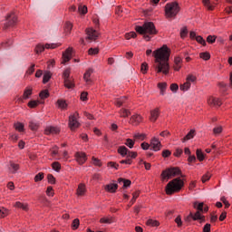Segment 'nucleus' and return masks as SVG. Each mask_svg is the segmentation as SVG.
Returning a JSON list of instances; mask_svg holds the SVG:
<instances>
[{"mask_svg":"<svg viewBox=\"0 0 232 232\" xmlns=\"http://www.w3.org/2000/svg\"><path fill=\"white\" fill-rule=\"evenodd\" d=\"M171 55V49L167 44H163L160 48L153 52L155 59L154 70L156 73H163L168 75L169 73V57Z\"/></svg>","mask_w":232,"mask_h":232,"instance_id":"obj_1","label":"nucleus"},{"mask_svg":"<svg viewBox=\"0 0 232 232\" xmlns=\"http://www.w3.org/2000/svg\"><path fill=\"white\" fill-rule=\"evenodd\" d=\"M184 186V180L180 178H176L170 180L165 187L166 195H175V193H180Z\"/></svg>","mask_w":232,"mask_h":232,"instance_id":"obj_2","label":"nucleus"},{"mask_svg":"<svg viewBox=\"0 0 232 232\" xmlns=\"http://www.w3.org/2000/svg\"><path fill=\"white\" fill-rule=\"evenodd\" d=\"M135 31L140 35L144 34H149V35H157L159 31L155 28V24L153 22H145L142 26L136 25Z\"/></svg>","mask_w":232,"mask_h":232,"instance_id":"obj_3","label":"nucleus"},{"mask_svg":"<svg viewBox=\"0 0 232 232\" xmlns=\"http://www.w3.org/2000/svg\"><path fill=\"white\" fill-rule=\"evenodd\" d=\"M179 12H180V5L177 2H169L165 5V17L167 19L177 17Z\"/></svg>","mask_w":232,"mask_h":232,"instance_id":"obj_4","label":"nucleus"},{"mask_svg":"<svg viewBox=\"0 0 232 232\" xmlns=\"http://www.w3.org/2000/svg\"><path fill=\"white\" fill-rule=\"evenodd\" d=\"M179 175H182V171L179 167H173L163 170L160 177L161 180H169V179H174V177H179Z\"/></svg>","mask_w":232,"mask_h":232,"instance_id":"obj_5","label":"nucleus"},{"mask_svg":"<svg viewBox=\"0 0 232 232\" xmlns=\"http://www.w3.org/2000/svg\"><path fill=\"white\" fill-rule=\"evenodd\" d=\"M17 14L14 12H10L5 15V23L4 24L3 30H8V28H14L17 24Z\"/></svg>","mask_w":232,"mask_h":232,"instance_id":"obj_6","label":"nucleus"},{"mask_svg":"<svg viewBox=\"0 0 232 232\" xmlns=\"http://www.w3.org/2000/svg\"><path fill=\"white\" fill-rule=\"evenodd\" d=\"M32 95H34V87L27 86V87L24 88L23 95L22 96H16L14 98V101L18 104H23V102H24V101H28V99H31Z\"/></svg>","mask_w":232,"mask_h":232,"instance_id":"obj_7","label":"nucleus"},{"mask_svg":"<svg viewBox=\"0 0 232 232\" xmlns=\"http://www.w3.org/2000/svg\"><path fill=\"white\" fill-rule=\"evenodd\" d=\"M81 123L79 122V112H74L69 116V128L72 131L80 128Z\"/></svg>","mask_w":232,"mask_h":232,"instance_id":"obj_8","label":"nucleus"},{"mask_svg":"<svg viewBox=\"0 0 232 232\" xmlns=\"http://www.w3.org/2000/svg\"><path fill=\"white\" fill-rule=\"evenodd\" d=\"M44 48H46V50H55V48H59V44H46L44 46L42 44H38L36 45L34 52L35 53H43V52H44Z\"/></svg>","mask_w":232,"mask_h":232,"instance_id":"obj_9","label":"nucleus"},{"mask_svg":"<svg viewBox=\"0 0 232 232\" xmlns=\"http://www.w3.org/2000/svg\"><path fill=\"white\" fill-rule=\"evenodd\" d=\"M85 33L87 35L85 39L88 41H97L99 39V32L92 27L85 29Z\"/></svg>","mask_w":232,"mask_h":232,"instance_id":"obj_10","label":"nucleus"},{"mask_svg":"<svg viewBox=\"0 0 232 232\" xmlns=\"http://www.w3.org/2000/svg\"><path fill=\"white\" fill-rule=\"evenodd\" d=\"M208 104L210 108H220L222 106V100L214 96H209L208 98Z\"/></svg>","mask_w":232,"mask_h":232,"instance_id":"obj_11","label":"nucleus"},{"mask_svg":"<svg viewBox=\"0 0 232 232\" xmlns=\"http://www.w3.org/2000/svg\"><path fill=\"white\" fill-rule=\"evenodd\" d=\"M73 52V47H68L63 53L62 56V64H64L65 63H69V61H72V53Z\"/></svg>","mask_w":232,"mask_h":232,"instance_id":"obj_12","label":"nucleus"},{"mask_svg":"<svg viewBox=\"0 0 232 232\" xmlns=\"http://www.w3.org/2000/svg\"><path fill=\"white\" fill-rule=\"evenodd\" d=\"M74 158H75L76 162H78V164H80V166H82V164H84V162H86V160H88L86 154L82 151L75 152Z\"/></svg>","mask_w":232,"mask_h":232,"instance_id":"obj_13","label":"nucleus"},{"mask_svg":"<svg viewBox=\"0 0 232 232\" xmlns=\"http://www.w3.org/2000/svg\"><path fill=\"white\" fill-rule=\"evenodd\" d=\"M159 117H160V108L156 107L155 109L150 110L149 118L150 122H157Z\"/></svg>","mask_w":232,"mask_h":232,"instance_id":"obj_14","label":"nucleus"},{"mask_svg":"<svg viewBox=\"0 0 232 232\" xmlns=\"http://www.w3.org/2000/svg\"><path fill=\"white\" fill-rule=\"evenodd\" d=\"M93 73V69L89 68L83 74V80L87 86H93V80H92V74Z\"/></svg>","mask_w":232,"mask_h":232,"instance_id":"obj_15","label":"nucleus"},{"mask_svg":"<svg viewBox=\"0 0 232 232\" xmlns=\"http://www.w3.org/2000/svg\"><path fill=\"white\" fill-rule=\"evenodd\" d=\"M190 217H192V220L199 221V224L206 222V216L202 215L200 211H196L194 214L190 212Z\"/></svg>","mask_w":232,"mask_h":232,"instance_id":"obj_16","label":"nucleus"},{"mask_svg":"<svg viewBox=\"0 0 232 232\" xmlns=\"http://www.w3.org/2000/svg\"><path fill=\"white\" fill-rule=\"evenodd\" d=\"M150 146L153 151H160V149L162 148V143H160V140H159V138L153 137L150 140Z\"/></svg>","mask_w":232,"mask_h":232,"instance_id":"obj_17","label":"nucleus"},{"mask_svg":"<svg viewBox=\"0 0 232 232\" xmlns=\"http://www.w3.org/2000/svg\"><path fill=\"white\" fill-rule=\"evenodd\" d=\"M144 119L140 114H133L130 119V124L132 126H139Z\"/></svg>","mask_w":232,"mask_h":232,"instance_id":"obj_18","label":"nucleus"},{"mask_svg":"<svg viewBox=\"0 0 232 232\" xmlns=\"http://www.w3.org/2000/svg\"><path fill=\"white\" fill-rule=\"evenodd\" d=\"M58 133H61L59 127L48 126L44 130V135H58Z\"/></svg>","mask_w":232,"mask_h":232,"instance_id":"obj_19","label":"nucleus"},{"mask_svg":"<svg viewBox=\"0 0 232 232\" xmlns=\"http://www.w3.org/2000/svg\"><path fill=\"white\" fill-rule=\"evenodd\" d=\"M105 191L107 193H117V189H119V185L117 183L107 184L104 187Z\"/></svg>","mask_w":232,"mask_h":232,"instance_id":"obj_20","label":"nucleus"},{"mask_svg":"<svg viewBox=\"0 0 232 232\" xmlns=\"http://www.w3.org/2000/svg\"><path fill=\"white\" fill-rule=\"evenodd\" d=\"M77 197H84L86 195V185L84 183H80L76 189Z\"/></svg>","mask_w":232,"mask_h":232,"instance_id":"obj_21","label":"nucleus"},{"mask_svg":"<svg viewBox=\"0 0 232 232\" xmlns=\"http://www.w3.org/2000/svg\"><path fill=\"white\" fill-rule=\"evenodd\" d=\"M38 200L44 208H52V201L46 198V196H39Z\"/></svg>","mask_w":232,"mask_h":232,"instance_id":"obj_22","label":"nucleus"},{"mask_svg":"<svg viewBox=\"0 0 232 232\" xmlns=\"http://www.w3.org/2000/svg\"><path fill=\"white\" fill-rule=\"evenodd\" d=\"M9 171L13 174L17 173L19 171L20 166L17 163H14V161H9Z\"/></svg>","mask_w":232,"mask_h":232,"instance_id":"obj_23","label":"nucleus"},{"mask_svg":"<svg viewBox=\"0 0 232 232\" xmlns=\"http://www.w3.org/2000/svg\"><path fill=\"white\" fill-rule=\"evenodd\" d=\"M202 3H203V6H205L207 10H215V7L217 6V3L215 2L203 1Z\"/></svg>","mask_w":232,"mask_h":232,"instance_id":"obj_24","label":"nucleus"},{"mask_svg":"<svg viewBox=\"0 0 232 232\" xmlns=\"http://www.w3.org/2000/svg\"><path fill=\"white\" fill-rule=\"evenodd\" d=\"M63 84L65 88L68 90H72V88H75V82H73L72 78H69L68 80H63Z\"/></svg>","mask_w":232,"mask_h":232,"instance_id":"obj_25","label":"nucleus"},{"mask_svg":"<svg viewBox=\"0 0 232 232\" xmlns=\"http://www.w3.org/2000/svg\"><path fill=\"white\" fill-rule=\"evenodd\" d=\"M56 106L60 110H66L68 108V103H66V100L59 99L56 102Z\"/></svg>","mask_w":232,"mask_h":232,"instance_id":"obj_26","label":"nucleus"},{"mask_svg":"<svg viewBox=\"0 0 232 232\" xmlns=\"http://www.w3.org/2000/svg\"><path fill=\"white\" fill-rule=\"evenodd\" d=\"M117 151L119 155H121V157H128V152L130 151V150H128L126 146H120Z\"/></svg>","mask_w":232,"mask_h":232,"instance_id":"obj_27","label":"nucleus"},{"mask_svg":"<svg viewBox=\"0 0 232 232\" xmlns=\"http://www.w3.org/2000/svg\"><path fill=\"white\" fill-rule=\"evenodd\" d=\"M194 209L199 211V213H204V202L198 203V201L193 203Z\"/></svg>","mask_w":232,"mask_h":232,"instance_id":"obj_28","label":"nucleus"},{"mask_svg":"<svg viewBox=\"0 0 232 232\" xmlns=\"http://www.w3.org/2000/svg\"><path fill=\"white\" fill-rule=\"evenodd\" d=\"M63 28L66 35H70V34H72V30L73 29V24L71 22H66Z\"/></svg>","mask_w":232,"mask_h":232,"instance_id":"obj_29","label":"nucleus"},{"mask_svg":"<svg viewBox=\"0 0 232 232\" xmlns=\"http://www.w3.org/2000/svg\"><path fill=\"white\" fill-rule=\"evenodd\" d=\"M146 226H150V227H159V226H160V222L156 219H148Z\"/></svg>","mask_w":232,"mask_h":232,"instance_id":"obj_30","label":"nucleus"},{"mask_svg":"<svg viewBox=\"0 0 232 232\" xmlns=\"http://www.w3.org/2000/svg\"><path fill=\"white\" fill-rule=\"evenodd\" d=\"M119 114L122 119H127L129 115H131V111L128 109L122 108L120 110Z\"/></svg>","mask_w":232,"mask_h":232,"instance_id":"obj_31","label":"nucleus"},{"mask_svg":"<svg viewBox=\"0 0 232 232\" xmlns=\"http://www.w3.org/2000/svg\"><path fill=\"white\" fill-rule=\"evenodd\" d=\"M52 72L50 71H46L44 73V77H43V84H46L47 82H50V79H52Z\"/></svg>","mask_w":232,"mask_h":232,"instance_id":"obj_32","label":"nucleus"},{"mask_svg":"<svg viewBox=\"0 0 232 232\" xmlns=\"http://www.w3.org/2000/svg\"><path fill=\"white\" fill-rule=\"evenodd\" d=\"M126 101H128V97H126V96L120 97V98L116 99L115 106H117L118 108H121V106H122V104H124V102H126Z\"/></svg>","mask_w":232,"mask_h":232,"instance_id":"obj_33","label":"nucleus"},{"mask_svg":"<svg viewBox=\"0 0 232 232\" xmlns=\"http://www.w3.org/2000/svg\"><path fill=\"white\" fill-rule=\"evenodd\" d=\"M41 104V102H39L38 100H31L28 103L27 106L28 108H30L31 110H34V108H37V106H39Z\"/></svg>","mask_w":232,"mask_h":232,"instance_id":"obj_34","label":"nucleus"},{"mask_svg":"<svg viewBox=\"0 0 232 232\" xmlns=\"http://www.w3.org/2000/svg\"><path fill=\"white\" fill-rule=\"evenodd\" d=\"M14 208H18L19 209H23L24 211H28V204L22 203L21 201L15 202Z\"/></svg>","mask_w":232,"mask_h":232,"instance_id":"obj_35","label":"nucleus"},{"mask_svg":"<svg viewBox=\"0 0 232 232\" xmlns=\"http://www.w3.org/2000/svg\"><path fill=\"white\" fill-rule=\"evenodd\" d=\"M10 214V210L8 208H5V207H0V218H5L8 217Z\"/></svg>","mask_w":232,"mask_h":232,"instance_id":"obj_36","label":"nucleus"},{"mask_svg":"<svg viewBox=\"0 0 232 232\" xmlns=\"http://www.w3.org/2000/svg\"><path fill=\"white\" fill-rule=\"evenodd\" d=\"M196 130L194 129L190 130L189 132L183 138V142H186V140H191L193 137H195Z\"/></svg>","mask_w":232,"mask_h":232,"instance_id":"obj_37","label":"nucleus"},{"mask_svg":"<svg viewBox=\"0 0 232 232\" xmlns=\"http://www.w3.org/2000/svg\"><path fill=\"white\" fill-rule=\"evenodd\" d=\"M158 88L160 91V95H164L166 93V88H168V83L166 82H159Z\"/></svg>","mask_w":232,"mask_h":232,"instance_id":"obj_38","label":"nucleus"},{"mask_svg":"<svg viewBox=\"0 0 232 232\" xmlns=\"http://www.w3.org/2000/svg\"><path fill=\"white\" fill-rule=\"evenodd\" d=\"M196 156H197L198 160H199V162H203L204 159H206L204 152H202V150H200V149H198L196 150Z\"/></svg>","mask_w":232,"mask_h":232,"instance_id":"obj_39","label":"nucleus"},{"mask_svg":"<svg viewBox=\"0 0 232 232\" xmlns=\"http://www.w3.org/2000/svg\"><path fill=\"white\" fill-rule=\"evenodd\" d=\"M190 88H191V82L188 81H186V82H184L179 86V90H181V92H188V90H189Z\"/></svg>","mask_w":232,"mask_h":232,"instance_id":"obj_40","label":"nucleus"},{"mask_svg":"<svg viewBox=\"0 0 232 232\" xmlns=\"http://www.w3.org/2000/svg\"><path fill=\"white\" fill-rule=\"evenodd\" d=\"M14 130H16V131H19L20 133L24 131V124H23L22 122L14 123Z\"/></svg>","mask_w":232,"mask_h":232,"instance_id":"obj_41","label":"nucleus"},{"mask_svg":"<svg viewBox=\"0 0 232 232\" xmlns=\"http://www.w3.org/2000/svg\"><path fill=\"white\" fill-rule=\"evenodd\" d=\"M39 97L40 99L44 101V99H48V97H50V92H48V90L41 91L39 93Z\"/></svg>","mask_w":232,"mask_h":232,"instance_id":"obj_42","label":"nucleus"},{"mask_svg":"<svg viewBox=\"0 0 232 232\" xmlns=\"http://www.w3.org/2000/svg\"><path fill=\"white\" fill-rule=\"evenodd\" d=\"M199 58L203 59V61H209L211 59V54L208 52L200 53Z\"/></svg>","mask_w":232,"mask_h":232,"instance_id":"obj_43","label":"nucleus"},{"mask_svg":"<svg viewBox=\"0 0 232 232\" xmlns=\"http://www.w3.org/2000/svg\"><path fill=\"white\" fill-rule=\"evenodd\" d=\"M71 73H72V70L70 68L65 69L63 73V81H67L68 79H71L70 78Z\"/></svg>","mask_w":232,"mask_h":232,"instance_id":"obj_44","label":"nucleus"},{"mask_svg":"<svg viewBox=\"0 0 232 232\" xmlns=\"http://www.w3.org/2000/svg\"><path fill=\"white\" fill-rule=\"evenodd\" d=\"M79 226H81V221L79 218L73 219L72 223V229L75 231L76 229H79Z\"/></svg>","mask_w":232,"mask_h":232,"instance_id":"obj_45","label":"nucleus"},{"mask_svg":"<svg viewBox=\"0 0 232 232\" xmlns=\"http://www.w3.org/2000/svg\"><path fill=\"white\" fill-rule=\"evenodd\" d=\"M118 182H123V188H130V186H131V180L130 179L120 178L118 179Z\"/></svg>","mask_w":232,"mask_h":232,"instance_id":"obj_46","label":"nucleus"},{"mask_svg":"<svg viewBox=\"0 0 232 232\" xmlns=\"http://www.w3.org/2000/svg\"><path fill=\"white\" fill-rule=\"evenodd\" d=\"M29 128L32 130V131H37L39 130V123L35 121H30Z\"/></svg>","mask_w":232,"mask_h":232,"instance_id":"obj_47","label":"nucleus"},{"mask_svg":"<svg viewBox=\"0 0 232 232\" xmlns=\"http://www.w3.org/2000/svg\"><path fill=\"white\" fill-rule=\"evenodd\" d=\"M52 168L54 171L59 173V171H61V163L59 161H54L52 163Z\"/></svg>","mask_w":232,"mask_h":232,"instance_id":"obj_48","label":"nucleus"},{"mask_svg":"<svg viewBox=\"0 0 232 232\" xmlns=\"http://www.w3.org/2000/svg\"><path fill=\"white\" fill-rule=\"evenodd\" d=\"M125 146H127L128 148H130V150H132V148L135 146V140L128 138L125 140Z\"/></svg>","mask_w":232,"mask_h":232,"instance_id":"obj_49","label":"nucleus"},{"mask_svg":"<svg viewBox=\"0 0 232 232\" xmlns=\"http://www.w3.org/2000/svg\"><path fill=\"white\" fill-rule=\"evenodd\" d=\"M124 37L127 41H130V39H135V37H137V33L135 32L126 33Z\"/></svg>","mask_w":232,"mask_h":232,"instance_id":"obj_50","label":"nucleus"},{"mask_svg":"<svg viewBox=\"0 0 232 232\" xmlns=\"http://www.w3.org/2000/svg\"><path fill=\"white\" fill-rule=\"evenodd\" d=\"M148 70H149L148 63L145 62L141 63L140 72L141 73H143V75H146V73H148Z\"/></svg>","mask_w":232,"mask_h":232,"instance_id":"obj_51","label":"nucleus"},{"mask_svg":"<svg viewBox=\"0 0 232 232\" xmlns=\"http://www.w3.org/2000/svg\"><path fill=\"white\" fill-rule=\"evenodd\" d=\"M92 160L93 166H97L98 168H101L102 166V161H101V160H99L98 158L92 156Z\"/></svg>","mask_w":232,"mask_h":232,"instance_id":"obj_52","label":"nucleus"},{"mask_svg":"<svg viewBox=\"0 0 232 232\" xmlns=\"http://www.w3.org/2000/svg\"><path fill=\"white\" fill-rule=\"evenodd\" d=\"M78 12L82 15H86V14H88V7L86 5H80L78 7Z\"/></svg>","mask_w":232,"mask_h":232,"instance_id":"obj_53","label":"nucleus"},{"mask_svg":"<svg viewBox=\"0 0 232 232\" xmlns=\"http://www.w3.org/2000/svg\"><path fill=\"white\" fill-rule=\"evenodd\" d=\"M52 157H56V155H59V147L54 145L50 150Z\"/></svg>","mask_w":232,"mask_h":232,"instance_id":"obj_54","label":"nucleus"},{"mask_svg":"<svg viewBox=\"0 0 232 232\" xmlns=\"http://www.w3.org/2000/svg\"><path fill=\"white\" fill-rule=\"evenodd\" d=\"M45 193L47 197H53V195H55V192L53 191V187L52 186L47 187Z\"/></svg>","mask_w":232,"mask_h":232,"instance_id":"obj_55","label":"nucleus"},{"mask_svg":"<svg viewBox=\"0 0 232 232\" xmlns=\"http://www.w3.org/2000/svg\"><path fill=\"white\" fill-rule=\"evenodd\" d=\"M180 37H181V39H186V37H188V27L187 26H184L180 30Z\"/></svg>","mask_w":232,"mask_h":232,"instance_id":"obj_56","label":"nucleus"},{"mask_svg":"<svg viewBox=\"0 0 232 232\" xmlns=\"http://www.w3.org/2000/svg\"><path fill=\"white\" fill-rule=\"evenodd\" d=\"M44 179V173L40 172L34 176V182H41Z\"/></svg>","mask_w":232,"mask_h":232,"instance_id":"obj_57","label":"nucleus"},{"mask_svg":"<svg viewBox=\"0 0 232 232\" xmlns=\"http://www.w3.org/2000/svg\"><path fill=\"white\" fill-rule=\"evenodd\" d=\"M35 72V63H33L26 71L25 75H32Z\"/></svg>","mask_w":232,"mask_h":232,"instance_id":"obj_58","label":"nucleus"},{"mask_svg":"<svg viewBox=\"0 0 232 232\" xmlns=\"http://www.w3.org/2000/svg\"><path fill=\"white\" fill-rule=\"evenodd\" d=\"M99 53V47H96V48H90L88 50V54L89 55H98Z\"/></svg>","mask_w":232,"mask_h":232,"instance_id":"obj_59","label":"nucleus"},{"mask_svg":"<svg viewBox=\"0 0 232 232\" xmlns=\"http://www.w3.org/2000/svg\"><path fill=\"white\" fill-rule=\"evenodd\" d=\"M196 41H197V43H198L202 46H206V44H207L206 40H204V38L201 35L196 36Z\"/></svg>","mask_w":232,"mask_h":232,"instance_id":"obj_60","label":"nucleus"},{"mask_svg":"<svg viewBox=\"0 0 232 232\" xmlns=\"http://www.w3.org/2000/svg\"><path fill=\"white\" fill-rule=\"evenodd\" d=\"M134 139H138L139 140H144L146 139V134L145 133H135L133 135Z\"/></svg>","mask_w":232,"mask_h":232,"instance_id":"obj_61","label":"nucleus"},{"mask_svg":"<svg viewBox=\"0 0 232 232\" xmlns=\"http://www.w3.org/2000/svg\"><path fill=\"white\" fill-rule=\"evenodd\" d=\"M186 81L188 82H197V76L193 75V74H188L186 78Z\"/></svg>","mask_w":232,"mask_h":232,"instance_id":"obj_62","label":"nucleus"},{"mask_svg":"<svg viewBox=\"0 0 232 232\" xmlns=\"http://www.w3.org/2000/svg\"><path fill=\"white\" fill-rule=\"evenodd\" d=\"M137 152L129 150V152L127 153V159H137Z\"/></svg>","mask_w":232,"mask_h":232,"instance_id":"obj_63","label":"nucleus"},{"mask_svg":"<svg viewBox=\"0 0 232 232\" xmlns=\"http://www.w3.org/2000/svg\"><path fill=\"white\" fill-rule=\"evenodd\" d=\"M202 232H211V224L207 223V224L203 227Z\"/></svg>","mask_w":232,"mask_h":232,"instance_id":"obj_64","label":"nucleus"}]
</instances>
